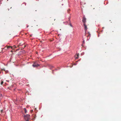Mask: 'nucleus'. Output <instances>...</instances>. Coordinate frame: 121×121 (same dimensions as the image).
Returning <instances> with one entry per match:
<instances>
[{"mask_svg":"<svg viewBox=\"0 0 121 121\" xmlns=\"http://www.w3.org/2000/svg\"><path fill=\"white\" fill-rule=\"evenodd\" d=\"M23 44H22V43H20L18 45V47H19L20 46L22 45Z\"/></svg>","mask_w":121,"mask_h":121,"instance_id":"11","label":"nucleus"},{"mask_svg":"<svg viewBox=\"0 0 121 121\" xmlns=\"http://www.w3.org/2000/svg\"><path fill=\"white\" fill-rule=\"evenodd\" d=\"M70 10L69 9H68V12L69 11H70Z\"/></svg>","mask_w":121,"mask_h":121,"instance_id":"15","label":"nucleus"},{"mask_svg":"<svg viewBox=\"0 0 121 121\" xmlns=\"http://www.w3.org/2000/svg\"><path fill=\"white\" fill-rule=\"evenodd\" d=\"M25 120L26 121H29V120Z\"/></svg>","mask_w":121,"mask_h":121,"instance_id":"16","label":"nucleus"},{"mask_svg":"<svg viewBox=\"0 0 121 121\" xmlns=\"http://www.w3.org/2000/svg\"><path fill=\"white\" fill-rule=\"evenodd\" d=\"M4 48L5 50V51H7L8 50V48H7L6 46L5 47H4Z\"/></svg>","mask_w":121,"mask_h":121,"instance_id":"6","label":"nucleus"},{"mask_svg":"<svg viewBox=\"0 0 121 121\" xmlns=\"http://www.w3.org/2000/svg\"><path fill=\"white\" fill-rule=\"evenodd\" d=\"M12 47V49H13V48H17V47L15 45H13V47Z\"/></svg>","mask_w":121,"mask_h":121,"instance_id":"9","label":"nucleus"},{"mask_svg":"<svg viewBox=\"0 0 121 121\" xmlns=\"http://www.w3.org/2000/svg\"><path fill=\"white\" fill-rule=\"evenodd\" d=\"M26 47V45H25L24 46V47L23 48H22V49H23L25 47Z\"/></svg>","mask_w":121,"mask_h":121,"instance_id":"14","label":"nucleus"},{"mask_svg":"<svg viewBox=\"0 0 121 121\" xmlns=\"http://www.w3.org/2000/svg\"><path fill=\"white\" fill-rule=\"evenodd\" d=\"M84 26V30L85 32V33H86V31L87 30V27L86 25V24H83Z\"/></svg>","mask_w":121,"mask_h":121,"instance_id":"4","label":"nucleus"},{"mask_svg":"<svg viewBox=\"0 0 121 121\" xmlns=\"http://www.w3.org/2000/svg\"><path fill=\"white\" fill-rule=\"evenodd\" d=\"M24 117L25 120H30V116L28 114L26 115H24Z\"/></svg>","mask_w":121,"mask_h":121,"instance_id":"1","label":"nucleus"},{"mask_svg":"<svg viewBox=\"0 0 121 121\" xmlns=\"http://www.w3.org/2000/svg\"><path fill=\"white\" fill-rule=\"evenodd\" d=\"M39 65L36 63H34L32 65V66L34 67H38Z\"/></svg>","mask_w":121,"mask_h":121,"instance_id":"3","label":"nucleus"},{"mask_svg":"<svg viewBox=\"0 0 121 121\" xmlns=\"http://www.w3.org/2000/svg\"><path fill=\"white\" fill-rule=\"evenodd\" d=\"M2 49H4V48H2Z\"/></svg>","mask_w":121,"mask_h":121,"instance_id":"18","label":"nucleus"},{"mask_svg":"<svg viewBox=\"0 0 121 121\" xmlns=\"http://www.w3.org/2000/svg\"><path fill=\"white\" fill-rule=\"evenodd\" d=\"M6 46L8 49L9 48H12V47L10 46H8L7 45Z\"/></svg>","mask_w":121,"mask_h":121,"instance_id":"8","label":"nucleus"},{"mask_svg":"<svg viewBox=\"0 0 121 121\" xmlns=\"http://www.w3.org/2000/svg\"><path fill=\"white\" fill-rule=\"evenodd\" d=\"M30 36H32L31 35H30Z\"/></svg>","mask_w":121,"mask_h":121,"instance_id":"20","label":"nucleus"},{"mask_svg":"<svg viewBox=\"0 0 121 121\" xmlns=\"http://www.w3.org/2000/svg\"><path fill=\"white\" fill-rule=\"evenodd\" d=\"M69 21H70V24H69V25L70 26H71V27H73L72 26V24H71L70 22V17L69 18Z\"/></svg>","mask_w":121,"mask_h":121,"instance_id":"7","label":"nucleus"},{"mask_svg":"<svg viewBox=\"0 0 121 121\" xmlns=\"http://www.w3.org/2000/svg\"><path fill=\"white\" fill-rule=\"evenodd\" d=\"M2 111H3V110H1V112H2Z\"/></svg>","mask_w":121,"mask_h":121,"instance_id":"19","label":"nucleus"},{"mask_svg":"<svg viewBox=\"0 0 121 121\" xmlns=\"http://www.w3.org/2000/svg\"><path fill=\"white\" fill-rule=\"evenodd\" d=\"M83 43H84V40L83 41Z\"/></svg>","mask_w":121,"mask_h":121,"instance_id":"17","label":"nucleus"},{"mask_svg":"<svg viewBox=\"0 0 121 121\" xmlns=\"http://www.w3.org/2000/svg\"><path fill=\"white\" fill-rule=\"evenodd\" d=\"M3 83H4L3 81H1V85H2L3 84Z\"/></svg>","mask_w":121,"mask_h":121,"instance_id":"12","label":"nucleus"},{"mask_svg":"<svg viewBox=\"0 0 121 121\" xmlns=\"http://www.w3.org/2000/svg\"><path fill=\"white\" fill-rule=\"evenodd\" d=\"M24 111H25V113H26V112H27V110H26V109L25 108H24Z\"/></svg>","mask_w":121,"mask_h":121,"instance_id":"10","label":"nucleus"},{"mask_svg":"<svg viewBox=\"0 0 121 121\" xmlns=\"http://www.w3.org/2000/svg\"><path fill=\"white\" fill-rule=\"evenodd\" d=\"M82 22L83 24H86L85 23L86 22V18L84 16L82 17Z\"/></svg>","mask_w":121,"mask_h":121,"instance_id":"2","label":"nucleus"},{"mask_svg":"<svg viewBox=\"0 0 121 121\" xmlns=\"http://www.w3.org/2000/svg\"><path fill=\"white\" fill-rule=\"evenodd\" d=\"M88 35L87 36L88 37L89 36H90V35H91L90 34L89 32H88Z\"/></svg>","mask_w":121,"mask_h":121,"instance_id":"13","label":"nucleus"},{"mask_svg":"<svg viewBox=\"0 0 121 121\" xmlns=\"http://www.w3.org/2000/svg\"><path fill=\"white\" fill-rule=\"evenodd\" d=\"M79 54L78 53L77 54H76L75 56L76 59H78V57L79 56Z\"/></svg>","mask_w":121,"mask_h":121,"instance_id":"5","label":"nucleus"}]
</instances>
